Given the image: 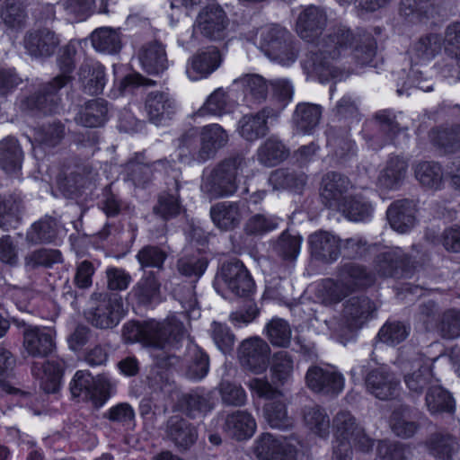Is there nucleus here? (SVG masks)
Here are the masks:
<instances>
[{
    "label": "nucleus",
    "instance_id": "obj_22",
    "mask_svg": "<svg viewBox=\"0 0 460 460\" xmlns=\"http://www.w3.org/2000/svg\"><path fill=\"white\" fill-rule=\"evenodd\" d=\"M178 176L177 172L172 174L170 181L166 182L167 190L158 195L157 203L153 208L154 214L164 220L174 217L181 212L179 196L181 183Z\"/></svg>",
    "mask_w": 460,
    "mask_h": 460
},
{
    "label": "nucleus",
    "instance_id": "obj_27",
    "mask_svg": "<svg viewBox=\"0 0 460 460\" xmlns=\"http://www.w3.org/2000/svg\"><path fill=\"white\" fill-rule=\"evenodd\" d=\"M137 58L142 68L148 74L158 75L168 68L165 48L157 40L144 44L138 50Z\"/></svg>",
    "mask_w": 460,
    "mask_h": 460
},
{
    "label": "nucleus",
    "instance_id": "obj_12",
    "mask_svg": "<svg viewBox=\"0 0 460 460\" xmlns=\"http://www.w3.org/2000/svg\"><path fill=\"white\" fill-rule=\"evenodd\" d=\"M352 188L349 179L337 172H328L321 181L320 198L328 208L337 210L347 199Z\"/></svg>",
    "mask_w": 460,
    "mask_h": 460
},
{
    "label": "nucleus",
    "instance_id": "obj_38",
    "mask_svg": "<svg viewBox=\"0 0 460 460\" xmlns=\"http://www.w3.org/2000/svg\"><path fill=\"white\" fill-rule=\"evenodd\" d=\"M24 206L20 195H0V227L5 231L16 228L21 222Z\"/></svg>",
    "mask_w": 460,
    "mask_h": 460
},
{
    "label": "nucleus",
    "instance_id": "obj_62",
    "mask_svg": "<svg viewBox=\"0 0 460 460\" xmlns=\"http://www.w3.org/2000/svg\"><path fill=\"white\" fill-rule=\"evenodd\" d=\"M432 141L446 153H453L460 149V126L452 125L433 130Z\"/></svg>",
    "mask_w": 460,
    "mask_h": 460
},
{
    "label": "nucleus",
    "instance_id": "obj_4",
    "mask_svg": "<svg viewBox=\"0 0 460 460\" xmlns=\"http://www.w3.org/2000/svg\"><path fill=\"white\" fill-rule=\"evenodd\" d=\"M246 165L242 155L224 159L202 177L200 190L210 199L233 196L238 190L237 176Z\"/></svg>",
    "mask_w": 460,
    "mask_h": 460
},
{
    "label": "nucleus",
    "instance_id": "obj_64",
    "mask_svg": "<svg viewBox=\"0 0 460 460\" xmlns=\"http://www.w3.org/2000/svg\"><path fill=\"white\" fill-rule=\"evenodd\" d=\"M444 45L446 52L456 62L459 70L457 77L460 79V22H452L447 26Z\"/></svg>",
    "mask_w": 460,
    "mask_h": 460
},
{
    "label": "nucleus",
    "instance_id": "obj_21",
    "mask_svg": "<svg viewBox=\"0 0 460 460\" xmlns=\"http://www.w3.org/2000/svg\"><path fill=\"white\" fill-rule=\"evenodd\" d=\"M416 211V204L412 199H398L388 207L386 217L394 230L404 234L415 226Z\"/></svg>",
    "mask_w": 460,
    "mask_h": 460
},
{
    "label": "nucleus",
    "instance_id": "obj_33",
    "mask_svg": "<svg viewBox=\"0 0 460 460\" xmlns=\"http://www.w3.org/2000/svg\"><path fill=\"white\" fill-rule=\"evenodd\" d=\"M425 447L430 456L440 460H452L458 451L456 438L445 430L431 433L425 441Z\"/></svg>",
    "mask_w": 460,
    "mask_h": 460
},
{
    "label": "nucleus",
    "instance_id": "obj_9",
    "mask_svg": "<svg viewBox=\"0 0 460 460\" xmlns=\"http://www.w3.org/2000/svg\"><path fill=\"white\" fill-rule=\"evenodd\" d=\"M22 327V347L29 356L45 358L54 351L56 332L52 328L25 323Z\"/></svg>",
    "mask_w": 460,
    "mask_h": 460
},
{
    "label": "nucleus",
    "instance_id": "obj_30",
    "mask_svg": "<svg viewBox=\"0 0 460 460\" xmlns=\"http://www.w3.org/2000/svg\"><path fill=\"white\" fill-rule=\"evenodd\" d=\"M374 119L384 135L382 139L370 137L367 138L369 146L374 149H378L385 144L391 142L401 131L407 130L408 127L402 126L391 111L384 110L374 115Z\"/></svg>",
    "mask_w": 460,
    "mask_h": 460
},
{
    "label": "nucleus",
    "instance_id": "obj_57",
    "mask_svg": "<svg viewBox=\"0 0 460 460\" xmlns=\"http://www.w3.org/2000/svg\"><path fill=\"white\" fill-rule=\"evenodd\" d=\"M294 369L293 356L288 351L280 350L272 356L270 371L272 378L278 383L281 385L288 383L292 378Z\"/></svg>",
    "mask_w": 460,
    "mask_h": 460
},
{
    "label": "nucleus",
    "instance_id": "obj_45",
    "mask_svg": "<svg viewBox=\"0 0 460 460\" xmlns=\"http://www.w3.org/2000/svg\"><path fill=\"white\" fill-rule=\"evenodd\" d=\"M58 232L57 220L46 216L31 225L26 233V242L31 245L52 243Z\"/></svg>",
    "mask_w": 460,
    "mask_h": 460
},
{
    "label": "nucleus",
    "instance_id": "obj_3",
    "mask_svg": "<svg viewBox=\"0 0 460 460\" xmlns=\"http://www.w3.org/2000/svg\"><path fill=\"white\" fill-rule=\"evenodd\" d=\"M186 330L182 321L170 315L163 321L149 320L144 323L128 322L123 327V337L128 342H142L146 346L164 351L177 349Z\"/></svg>",
    "mask_w": 460,
    "mask_h": 460
},
{
    "label": "nucleus",
    "instance_id": "obj_59",
    "mask_svg": "<svg viewBox=\"0 0 460 460\" xmlns=\"http://www.w3.org/2000/svg\"><path fill=\"white\" fill-rule=\"evenodd\" d=\"M415 177L429 189L438 190L443 182L441 166L435 162H420L415 166Z\"/></svg>",
    "mask_w": 460,
    "mask_h": 460
},
{
    "label": "nucleus",
    "instance_id": "obj_60",
    "mask_svg": "<svg viewBox=\"0 0 460 460\" xmlns=\"http://www.w3.org/2000/svg\"><path fill=\"white\" fill-rule=\"evenodd\" d=\"M64 371L62 360H48L43 365V375L40 387L47 394H54L59 390Z\"/></svg>",
    "mask_w": 460,
    "mask_h": 460
},
{
    "label": "nucleus",
    "instance_id": "obj_40",
    "mask_svg": "<svg viewBox=\"0 0 460 460\" xmlns=\"http://www.w3.org/2000/svg\"><path fill=\"white\" fill-rule=\"evenodd\" d=\"M322 106L310 102L298 103L293 113V122L296 129L304 134H311L322 118Z\"/></svg>",
    "mask_w": 460,
    "mask_h": 460
},
{
    "label": "nucleus",
    "instance_id": "obj_47",
    "mask_svg": "<svg viewBox=\"0 0 460 460\" xmlns=\"http://www.w3.org/2000/svg\"><path fill=\"white\" fill-rule=\"evenodd\" d=\"M266 421L273 429L286 430L293 426V420L288 414L287 403L282 397L272 399L263 407Z\"/></svg>",
    "mask_w": 460,
    "mask_h": 460
},
{
    "label": "nucleus",
    "instance_id": "obj_15",
    "mask_svg": "<svg viewBox=\"0 0 460 460\" xmlns=\"http://www.w3.org/2000/svg\"><path fill=\"white\" fill-rule=\"evenodd\" d=\"M376 270L383 277L410 278L411 259L401 248H391L376 256Z\"/></svg>",
    "mask_w": 460,
    "mask_h": 460
},
{
    "label": "nucleus",
    "instance_id": "obj_32",
    "mask_svg": "<svg viewBox=\"0 0 460 460\" xmlns=\"http://www.w3.org/2000/svg\"><path fill=\"white\" fill-rule=\"evenodd\" d=\"M108 116V102L103 99H93L84 102L78 109L75 121L86 128L104 125Z\"/></svg>",
    "mask_w": 460,
    "mask_h": 460
},
{
    "label": "nucleus",
    "instance_id": "obj_14",
    "mask_svg": "<svg viewBox=\"0 0 460 460\" xmlns=\"http://www.w3.org/2000/svg\"><path fill=\"white\" fill-rule=\"evenodd\" d=\"M279 116V110L266 106L255 113L243 115L238 121L237 131L246 141L254 142L268 134V119Z\"/></svg>",
    "mask_w": 460,
    "mask_h": 460
},
{
    "label": "nucleus",
    "instance_id": "obj_23",
    "mask_svg": "<svg viewBox=\"0 0 460 460\" xmlns=\"http://www.w3.org/2000/svg\"><path fill=\"white\" fill-rule=\"evenodd\" d=\"M221 62L222 56L219 50L215 47L208 48L189 60L186 67L187 75L193 81L207 77L220 66Z\"/></svg>",
    "mask_w": 460,
    "mask_h": 460
},
{
    "label": "nucleus",
    "instance_id": "obj_50",
    "mask_svg": "<svg viewBox=\"0 0 460 460\" xmlns=\"http://www.w3.org/2000/svg\"><path fill=\"white\" fill-rule=\"evenodd\" d=\"M234 84H240L243 87L246 97L251 98L257 103H261L267 99L270 82L257 74H248L234 80Z\"/></svg>",
    "mask_w": 460,
    "mask_h": 460
},
{
    "label": "nucleus",
    "instance_id": "obj_25",
    "mask_svg": "<svg viewBox=\"0 0 460 460\" xmlns=\"http://www.w3.org/2000/svg\"><path fill=\"white\" fill-rule=\"evenodd\" d=\"M215 405L213 391L202 387L191 390L181 398L182 411L193 419L206 415L214 409Z\"/></svg>",
    "mask_w": 460,
    "mask_h": 460
},
{
    "label": "nucleus",
    "instance_id": "obj_54",
    "mask_svg": "<svg viewBox=\"0 0 460 460\" xmlns=\"http://www.w3.org/2000/svg\"><path fill=\"white\" fill-rule=\"evenodd\" d=\"M390 426L394 434L403 439L412 438L420 428L419 423L411 419L407 407H402L393 412Z\"/></svg>",
    "mask_w": 460,
    "mask_h": 460
},
{
    "label": "nucleus",
    "instance_id": "obj_13",
    "mask_svg": "<svg viewBox=\"0 0 460 460\" xmlns=\"http://www.w3.org/2000/svg\"><path fill=\"white\" fill-rule=\"evenodd\" d=\"M312 258L323 264H332L341 254V238L329 231L318 230L308 236Z\"/></svg>",
    "mask_w": 460,
    "mask_h": 460
},
{
    "label": "nucleus",
    "instance_id": "obj_17",
    "mask_svg": "<svg viewBox=\"0 0 460 460\" xmlns=\"http://www.w3.org/2000/svg\"><path fill=\"white\" fill-rule=\"evenodd\" d=\"M28 54L33 58H49L60 44L59 37L49 28L28 31L22 40Z\"/></svg>",
    "mask_w": 460,
    "mask_h": 460
},
{
    "label": "nucleus",
    "instance_id": "obj_19",
    "mask_svg": "<svg viewBox=\"0 0 460 460\" xmlns=\"http://www.w3.org/2000/svg\"><path fill=\"white\" fill-rule=\"evenodd\" d=\"M199 136L200 146L195 156V161L199 163L214 158L217 152L226 146L229 140L226 130L217 123L201 128Z\"/></svg>",
    "mask_w": 460,
    "mask_h": 460
},
{
    "label": "nucleus",
    "instance_id": "obj_58",
    "mask_svg": "<svg viewBox=\"0 0 460 460\" xmlns=\"http://www.w3.org/2000/svg\"><path fill=\"white\" fill-rule=\"evenodd\" d=\"M233 109L234 104L230 102L226 92L223 88H218L208 97L204 105L198 111V114L199 116L207 114L222 116Z\"/></svg>",
    "mask_w": 460,
    "mask_h": 460
},
{
    "label": "nucleus",
    "instance_id": "obj_51",
    "mask_svg": "<svg viewBox=\"0 0 460 460\" xmlns=\"http://www.w3.org/2000/svg\"><path fill=\"white\" fill-rule=\"evenodd\" d=\"M130 294L141 305H149L156 300L160 294V282L155 272L146 273L134 286Z\"/></svg>",
    "mask_w": 460,
    "mask_h": 460
},
{
    "label": "nucleus",
    "instance_id": "obj_36",
    "mask_svg": "<svg viewBox=\"0 0 460 460\" xmlns=\"http://www.w3.org/2000/svg\"><path fill=\"white\" fill-rule=\"evenodd\" d=\"M407 170L408 162L403 157L391 156L378 175V185L385 190H397L403 183Z\"/></svg>",
    "mask_w": 460,
    "mask_h": 460
},
{
    "label": "nucleus",
    "instance_id": "obj_52",
    "mask_svg": "<svg viewBox=\"0 0 460 460\" xmlns=\"http://www.w3.org/2000/svg\"><path fill=\"white\" fill-rule=\"evenodd\" d=\"M63 261L59 250L40 248L29 252L24 256V268L27 271L37 270L40 267L51 268L54 264Z\"/></svg>",
    "mask_w": 460,
    "mask_h": 460
},
{
    "label": "nucleus",
    "instance_id": "obj_37",
    "mask_svg": "<svg viewBox=\"0 0 460 460\" xmlns=\"http://www.w3.org/2000/svg\"><path fill=\"white\" fill-rule=\"evenodd\" d=\"M82 89L88 95H98L105 86V68L100 63H84L79 68Z\"/></svg>",
    "mask_w": 460,
    "mask_h": 460
},
{
    "label": "nucleus",
    "instance_id": "obj_28",
    "mask_svg": "<svg viewBox=\"0 0 460 460\" xmlns=\"http://www.w3.org/2000/svg\"><path fill=\"white\" fill-rule=\"evenodd\" d=\"M128 177L135 186L145 187L154 178L156 172H169V170L175 173L171 162L167 159H161L151 164L130 162L128 166Z\"/></svg>",
    "mask_w": 460,
    "mask_h": 460
},
{
    "label": "nucleus",
    "instance_id": "obj_53",
    "mask_svg": "<svg viewBox=\"0 0 460 460\" xmlns=\"http://www.w3.org/2000/svg\"><path fill=\"white\" fill-rule=\"evenodd\" d=\"M351 221H364L373 213L372 204L362 196H349L342 206L337 209Z\"/></svg>",
    "mask_w": 460,
    "mask_h": 460
},
{
    "label": "nucleus",
    "instance_id": "obj_56",
    "mask_svg": "<svg viewBox=\"0 0 460 460\" xmlns=\"http://www.w3.org/2000/svg\"><path fill=\"white\" fill-rule=\"evenodd\" d=\"M190 361L186 369V376L192 380H201L208 373V356L196 344L188 346Z\"/></svg>",
    "mask_w": 460,
    "mask_h": 460
},
{
    "label": "nucleus",
    "instance_id": "obj_34",
    "mask_svg": "<svg viewBox=\"0 0 460 460\" xmlns=\"http://www.w3.org/2000/svg\"><path fill=\"white\" fill-rule=\"evenodd\" d=\"M256 421L246 411H235L226 415L224 430L236 440L250 438L256 430Z\"/></svg>",
    "mask_w": 460,
    "mask_h": 460
},
{
    "label": "nucleus",
    "instance_id": "obj_2",
    "mask_svg": "<svg viewBox=\"0 0 460 460\" xmlns=\"http://www.w3.org/2000/svg\"><path fill=\"white\" fill-rule=\"evenodd\" d=\"M79 47L78 41L70 40L59 49L57 64L60 74L41 84L36 93L27 97L22 102V110L37 111L43 114L58 111L61 103L59 91L70 84L74 79L71 74L75 67V56Z\"/></svg>",
    "mask_w": 460,
    "mask_h": 460
},
{
    "label": "nucleus",
    "instance_id": "obj_18",
    "mask_svg": "<svg viewBox=\"0 0 460 460\" xmlns=\"http://www.w3.org/2000/svg\"><path fill=\"white\" fill-rule=\"evenodd\" d=\"M145 111L151 123L164 125L174 115L176 103L168 93L152 91L146 97Z\"/></svg>",
    "mask_w": 460,
    "mask_h": 460
},
{
    "label": "nucleus",
    "instance_id": "obj_55",
    "mask_svg": "<svg viewBox=\"0 0 460 460\" xmlns=\"http://www.w3.org/2000/svg\"><path fill=\"white\" fill-rule=\"evenodd\" d=\"M305 424L317 436L326 438L330 434V418L318 405L305 406L303 411Z\"/></svg>",
    "mask_w": 460,
    "mask_h": 460
},
{
    "label": "nucleus",
    "instance_id": "obj_41",
    "mask_svg": "<svg viewBox=\"0 0 460 460\" xmlns=\"http://www.w3.org/2000/svg\"><path fill=\"white\" fill-rule=\"evenodd\" d=\"M289 156V149L275 137L267 138L257 150V159L266 167H273Z\"/></svg>",
    "mask_w": 460,
    "mask_h": 460
},
{
    "label": "nucleus",
    "instance_id": "obj_10",
    "mask_svg": "<svg viewBox=\"0 0 460 460\" xmlns=\"http://www.w3.org/2000/svg\"><path fill=\"white\" fill-rule=\"evenodd\" d=\"M227 25L228 19L223 8L218 4H208L199 12L193 31L217 40L225 38Z\"/></svg>",
    "mask_w": 460,
    "mask_h": 460
},
{
    "label": "nucleus",
    "instance_id": "obj_1",
    "mask_svg": "<svg viewBox=\"0 0 460 460\" xmlns=\"http://www.w3.org/2000/svg\"><path fill=\"white\" fill-rule=\"evenodd\" d=\"M376 41L370 32L363 29L355 31L345 25H337L323 38L316 52H310L303 61V68L310 76L321 83L331 79L341 80L346 72L337 61L348 55L360 65L369 64L376 55Z\"/></svg>",
    "mask_w": 460,
    "mask_h": 460
},
{
    "label": "nucleus",
    "instance_id": "obj_44",
    "mask_svg": "<svg viewBox=\"0 0 460 460\" xmlns=\"http://www.w3.org/2000/svg\"><path fill=\"white\" fill-rule=\"evenodd\" d=\"M306 174L299 170L279 168L270 172L269 182L274 190H300L306 183Z\"/></svg>",
    "mask_w": 460,
    "mask_h": 460
},
{
    "label": "nucleus",
    "instance_id": "obj_46",
    "mask_svg": "<svg viewBox=\"0 0 460 460\" xmlns=\"http://www.w3.org/2000/svg\"><path fill=\"white\" fill-rule=\"evenodd\" d=\"M436 7L432 0H401L399 13L409 22H419L433 17Z\"/></svg>",
    "mask_w": 460,
    "mask_h": 460
},
{
    "label": "nucleus",
    "instance_id": "obj_16",
    "mask_svg": "<svg viewBox=\"0 0 460 460\" xmlns=\"http://www.w3.org/2000/svg\"><path fill=\"white\" fill-rule=\"evenodd\" d=\"M305 382L313 392L330 396L338 395L344 388V378L341 373L317 366L308 368Z\"/></svg>",
    "mask_w": 460,
    "mask_h": 460
},
{
    "label": "nucleus",
    "instance_id": "obj_48",
    "mask_svg": "<svg viewBox=\"0 0 460 460\" xmlns=\"http://www.w3.org/2000/svg\"><path fill=\"white\" fill-rule=\"evenodd\" d=\"M91 41L97 51L107 54L118 53L122 46L119 31L110 27L94 30L91 34Z\"/></svg>",
    "mask_w": 460,
    "mask_h": 460
},
{
    "label": "nucleus",
    "instance_id": "obj_7",
    "mask_svg": "<svg viewBox=\"0 0 460 460\" xmlns=\"http://www.w3.org/2000/svg\"><path fill=\"white\" fill-rule=\"evenodd\" d=\"M217 288H226L240 297H248L254 291L255 285L244 265L233 260L222 264L215 279Z\"/></svg>",
    "mask_w": 460,
    "mask_h": 460
},
{
    "label": "nucleus",
    "instance_id": "obj_5",
    "mask_svg": "<svg viewBox=\"0 0 460 460\" xmlns=\"http://www.w3.org/2000/svg\"><path fill=\"white\" fill-rule=\"evenodd\" d=\"M257 40L261 50L274 62L288 66L297 58L293 36L280 25L272 24L261 28Z\"/></svg>",
    "mask_w": 460,
    "mask_h": 460
},
{
    "label": "nucleus",
    "instance_id": "obj_63",
    "mask_svg": "<svg viewBox=\"0 0 460 460\" xmlns=\"http://www.w3.org/2000/svg\"><path fill=\"white\" fill-rule=\"evenodd\" d=\"M266 334L273 346L286 348L291 341V328L287 321L274 318L266 325Z\"/></svg>",
    "mask_w": 460,
    "mask_h": 460
},
{
    "label": "nucleus",
    "instance_id": "obj_11",
    "mask_svg": "<svg viewBox=\"0 0 460 460\" xmlns=\"http://www.w3.org/2000/svg\"><path fill=\"white\" fill-rule=\"evenodd\" d=\"M270 353V346L259 337L244 340L238 348L241 366L254 374H261L266 370Z\"/></svg>",
    "mask_w": 460,
    "mask_h": 460
},
{
    "label": "nucleus",
    "instance_id": "obj_29",
    "mask_svg": "<svg viewBox=\"0 0 460 460\" xmlns=\"http://www.w3.org/2000/svg\"><path fill=\"white\" fill-rule=\"evenodd\" d=\"M367 391L380 400L391 399L396 393L398 381L394 374L382 368L370 371L365 379Z\"/></svg>",
    "mask_w": 460,
    "mask_h": 460
},
{
    "label": "nucleus",
    "instance_id": "obj_8",
    "mask_svg": "<svg viewBox=\"0 0 460 460\" xmlns=\"http://www.w3.org/2000/svg\"><path fill=\"white\" fill-rule=\"evenodd\" d=\"M329 15L323 5L308 4L302 6L296 19V34L307 42H314L327 27Z\"/></svg>",
    "mask_w": 460,
    "mask_h": 460
},
{
    "label": "nucleus",
    "instance_id": "obj_20",
    "mask_svg": "<svg viewBox=\"0 0 460 460\" xmlns=\"http://www.w3.org/2000/svg\"><path fill=\"white\" fill-rule=\"evenodd\" d=\"M164 433L166 438L181 451L190 449L198 439L196 427L181 415L167 420Z\"/></svg>",
    "mask_w": 460,
    "mask_h": 460
},
{
    "label": "nucleus",
    "instance_id": "obj_31",
    "mask_svg": "<svg viewBox=\"0 0 460 460\" xmlns=\"http://www.w3.org/2000/svg\"><path fill=\"white\" fill-rule=\"evenodd\" d=\"M441 48L442 40L438 34L421 35L411 43L409 49L411 61L415 65L429 62L440 52Z\"/></svg>",
    "mask_w": 460,
    "mask_h": 460
},
{
    "label": "nucleus",
    "instance_id": "obj_26",
    "mask_svg": "<svg viewBox=\"0 0 460 460\" xmlns=\"http://www.w3.org/2000/svg\"><path fill=\"white\" fill-rule=\"evenodd\" d=\"M209 214L213 224L218 229L233 230L243 219L242 204L235 201L217 202L210 208Z\"/></svg>",
    "mask_w": 460,
    "mask_h": 460
},
{
    "label": "nucleus",
    "instance_id": "obj_42",
    "mask_svg": "<svg viewBox=\"0 0 460 460\" xmlns=\"http://www.w3.org/2000/svg\"><path fill=\"white\" fill-rule=\"evenodd\" d=\"M208 265V259L205 252L197 249L190 252H185L177 261L178 272L186 278L198 280L206 271Z\"/></svg>",
    "mask_w": 460,
    "mask_h": 460
},
{
    "label": "nucleus",
    "instance_id": "obj_24",
    "mask_svg": "<svg viewBox=\"0 0 460 460\" xmlns=\"http://www.w3.org/2000/svg\"><path fill=\"white\" fill-rule=\"evenodd\" d=\"M337 278L349 293L369 287L375 281L374 275L365 266L355 262L341 264Z\"/></svg>",
    "mask_w": 460,
    "mask_h": 460
},
{
    "label": "nucleus",
    "instance_id": "obj_61",
    "mask_svg": "<svg viewBox=\"0 0 460 460\" xmlns=\"http://www.w3.org/2000/svg\"><path fill=\"white\" fill-rule=\"evenodd\" d=\"M217 390L223 404L232 407H242L246 404L247 394L240 384L222 380L217 385Z\"/></svg>",
    "mask_w": 460,
    "mask_h": 460
},
{
    "label": "nucleus",
    "instance_id": "obj_6",
    "mask_svg": "<svg viewBox=\"0 0 460 460\" xmlns=\"http://www.w3.org/2000/svg\"><path fill=\"white\" fill-rule=\"evenodd\" d=\"M91 303L92 305L85 312V318L96 328H113L123 317V301L118 294L93 293Z\"/></svg>",
    "mask_w": 460,
    "mask_h": 460
},
{
    "label": "nucleus",
    "instance_id": "obj_35",
    "mask_svg": "<svg viewBox=\"0 0 460 460\" xmlns=\"http://www.w3.org/2000/svg\"><path fill=\"white\" fill-rule=\"evenodd\" d=\"M375 310L374 304L366 296H356L348 299L344 305L343 318L349 330L357 329Z\"/></svg>",
    "mask_w": 460,
    "mask_h": 460
},
{
    "label": "nucleus",
    "instance_id": "obj_39",
    "mask_svg": "<svg viewBox=\"0 0 460 460\" xmlns=\"http://www.w3.org/2000/svg\"><path fill=\"white\" fill-rule=\"evenodd\" d=\"M0 20L8 30L25 28L28 20L26 4L22 0H5L0 7Z\"/></svg>",
    "mask_w": 460,
    "mask_h": 460
},
{
    "label": "nucleus",
    "instance_id": "obj_43",
    "mask_svg": "<svg viewBox=\"0 0 460 460\" xmlns=\"http://www.w3.org/2000/svg\"><path fill=\"white\" fill-rule=\"evenodd\" d=\"M23 152L18 141L7 137L0 141V167L9 174L18 172L22 168Z\"/></svg>",
    "mask_w": 460,
    "mask_h": 460
},
{
    "label": "nucleus",
    "instance_id": "obj_49",
    "mask_svg": "<svg viewBox=\"0 0 460 460\" xmlns=\"http://www.w3.org/2000/svg\"><path fill=\"white\" fill-rule=\"evenodd\" d=\"M425 402L431 414L453 413L456 408L451 394L440 385L429 387Z\"/></svg>",
    "mask_w": 460,
    "mask_h": 460
}]
</instances>
